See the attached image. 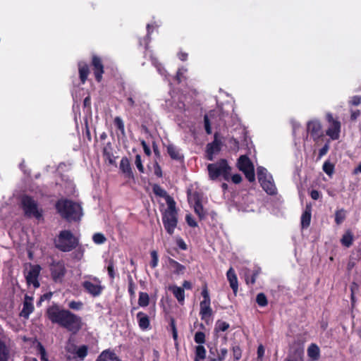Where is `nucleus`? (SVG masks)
Segmentation results:
<instances>
[{"instance_id":"nucleus-37","label":"nucleus","mask_w":361,"mask_h":361,"mask_svg":"<svg viewBox=\"0 0 361 361\" xmlns=\"http://www.w3.org/2000/svg\"><path fill=\"white\" fill-rule=\"evenodd\" d=\"M229 327V324L224 321H217L215 326V330L216 331H225Z\"/></svg>"},{"instance_id":"nucleus-15","label":"nucleus","mask_w":361,"mask_h":361,"mask_svg":"<svg viewBox=\"0 0 361 361\" xmlns=\"http://www.w3.org/2000/svg\"><path fill=\"white\" fill-rule=\"evenodd\" d=\"M92 66L94 67V73L95 75V78L98 82H100L102 78V74L104 73V67L102 63L101 59L94 56L92 57Z\"/></svg>"},{"instance_id":"nucleus-63","label":"nucleus","mask_w":361,"mask_h":361,"mask_svg":"<svg viewBox=\"0 0 361 361\" xmlns=\"http://www.w3.org/2000/svg\"><path fill=\"white\" fill-rule=\"evenodd\" d=\"M264 354V347L261 345L258 347V349H257V355H258V357L259 358H262L263 357Z\"/></svg>"},{"instance_id":"nucleus-10","label":"nucleus","mask_w":361,"mask_h":361,"mask_svg":"<svg viewBox=\"0 0 361 361\" xmlns=\"http://www.w3.org/2000/svg\"><path fill=\"white\" fill-rule=\"evenodd\" d=\"M41 271V267L37 264H30L26 267V271L25 273L27 283L29 286L32 285L35 288L39 286L38 281V276Z\"/></svg>"},{"instance_id":"nucleus-62","label":"nucleus","mask_w":361,"mask_h":361,"mask_svg":"<svg viewBox=\"0 0 361 361\" xmlns=\"http://www.w3.org/2000/svg\"><path fill=\"white\" fill-rule=\"evenodd\" d=\"M177 245H178V247L180 249H182L183 250L187 249V245H186V244L185 243V242L182 239H178L177 240Z\"/></svg>"},{"instance_id":"nucleus-17","label":"nucleus","mask_w":361,"mask_h":361,"mask_svg":"<svg viewBox=\"0 0 361 361\" xmlns=\"http://www.w3.org/2000/svg\"><path fill=\"white\" fill-rule=\"evenodd\" d=\"M220 151V142L217 140L215 137L214 140L207 145V159L209 160H213L214 155L218 153Z\"/></svg>"},{"instance_id":"nucleus-64","label":"nucleus","mask_w":361,"mask_h":361,"mask_svg":"<svg viewBox=\"0 0 361 361\" xmlns=\"http://www.w3.org/2000/svg\"><path fill=\"white\" fill-rule=\"evenodd\" d=\"M183 288H185L187 290H190L192 288V284L188 281H184L183 283Z\"/></svg>"},{"instance_id":"nucleus-52","label":"nucleus","mask_w":361,"mask_h":361,"mask_svg":"<svg viewBox=\"0 0 361 361\" xmlns=\"http://www.w3.org/2000/svg\"><path fill=\"white\" fill-rule=\"evenodd\" d=\"M361 103L360 96H354L349 100V104L353 106H357Z\"/></svg>"},{"instance_id":"nucleus-18","label":"nucleus","mask_w":361,"mask_h":361,"mask_svg":"<svg viewBox=\"0 0 361 361\" xmlns=\"http://www.w3.org/2000/svg\"><path fill=\"white\" fill-rule=\"evenodd\" d=\"M167 152L171 159L176 161H182L183 159V154L180 149L174 145L170 144L167 146Z\"/></svg>"},{"instance_id":"nucleus-32","label":"nucleus","mask_w":361,"mask_h":361,"mask_svg":"<svg viewBox=\"0 0 361 361\" xmlns=\"http://www.w3.org/2000/svg\"><path fill=\"white\" fill-rule=\"evenodd\" d=\"M153 191L154 192L155 195H158V196H160V197H164L166 200V202L167 203V197H171V196H169L167 192H166V190H164L162 188H161L159 185H155L154 187H153Z\"/></svg>"},{"instance_id":"nucleus-58","label":"nucleus","mask_w":361,"mask_h":361,"mask_svg":"<svg viewBox=\"0 0 361 361\" xmlns=\"http://www.w3.org/2000/svg\"><path fill=\"white\" fill-rule=\"evenodd\" d=\"M310 196L314 200H317L320 197V193L319 191L316 190H313L311 191L310 192Z\"/></svg>"},{"instance_id":"nucleus-7","label":"nucleus","mask_w":361,"mask_h":361,"mask_svg":"<svg viewBox=\"0 0 361 361\" xmlns=\"http://www.w3.org/2000/svg\"><path fill=\"white\" fill-rule=\"evenodd\" d=\"M257 178L264 190L269 195L276 193V188L274 183L272 176L267 170L262 166L257 168Z\"/></svg>"},{"instance_id":"nucleus-3","label":"nucleus","mask_w":361,"mask_h":361,"mask_svg":"<svg viewBox=\"0 0 361 361\" xmlns=\"http://www.w3.org/2000/svg\"><path fill=\"white\" fill-rule=\"evenodd\" d=\"M161 215L165 230L169 235H173L178 224V212L172 197H167V207L162 210Z\"/></svg>"},{"instance_id":"nucleus-29","label":"nucleus","mask_w":361,"mask_h":361,"mask_svg":"<svg viewBox=\"0 0 361 361\" xmlns=\"http://www.w3.org/2000/svg\"><path fill=\"white\" fill-rule=\"evenodd\" d=\"M9 350L6 344L0 339V361H8Z\"/></svg>"},{"instance_id":"nucleus-22","label":"nucleus","mask_w":361,"mask_h":361,"mask_svg":"<svg viewBox=\"0 0 361 361\" xmlns=\"http://www.w3.org/2000/svg\"><path fill=\"white\" fill-rule=\"evenodd\" d=\"M120 169L128 178H133V174L132 172L130 161L127 157H123L120 163Z\"/></svg>"},{"instance_id":"nucleus-28","label":"nucleus","mask_w":361,"mask_h":361,"mask_svg":"<svg viewBox=\"0 0 361 361\" xmlns=\"http://www.w3.org/2000/svg\"><path fill=\"white\" fill-rule=\"evenodd\" d=\"M311 220V210L310 208L307 207L301 216V224L303 228L309 226Z\"/></svg>"},{"instance_id":"nucleus-12","label":"nucleus","mask_w":361,"mask_h":361,"mask_svg":"<svg viewBox=\"0 0 361 361\" xmlns=\"http://www.w3.org/2000/svg\"><path fill=\"white\" fill-rule=\"evenodd\" d=\"M326 120L329 123V128L326 130V135L332 140H337L339 138L341 132V123L338 120L334 118L331 114H326Z\"/></svg>"},{"instance_id":"nucleus-11","label":"nucleus","mask_w":361,"mask_h":361,"mask_svg":"<svg viewBox=\"0 0 361 361\" xmlns=\"http://www.w3.org/2000/svg\"><path fill=\"white\" fill-rule=\"evenodd\" d=\"M183 97L180 94L171 96V99L166 100V107L177 114H183L186 111L185 104L183 101Z\"/></svg>"},{"instance_id":"nucleus-21","label":"nucleus","mask_w":361,"mask_h":361,"mask_svg":"<svg viewBox=\"0 0 361 361\" xmlns=\"http://www.w3.org/2000/svg\"><path fill=\"white\" fill-rule=\"evenodd\" d=\"M169 290L173 293L174 297L177 299L178 302H180V304H183L184 302L185 291L183 288L177 286L176 285H172L169 286Z\"/></svg>"},{"instance_id":"nucleus-56","label":"nucleus","mask_w":361,"mask_h":361,"mask_svg":"<svg viewBox=\"0 0 361 361\" xmlns=\"http://www.w3.org/2000/svg\"><path fill=\"white\" fill-rule=\"evenodd\" d=\"M202 295L203 297V300L202 301H207V300L211 301L207 288H203V290L202 291Z\"/></svg>"},{"instance_id":"nucleus-1","label":"nucleus","mask_w":361,"mask_h":361,"mask_svg":"<svg viewBox=\"0 0 361 361\" xmlns=\"http://www.w3.org/2000/svg\"><path fill=\"white\" fill-rule=\"evenodd\" d=\"M48 318L53 323L67 329L72 332H77L81 328V319L68 310H61L54 305L49 307L47 311Z\"/></svg>"},{"instance_id":"nucleus-25","label":"nucleus","mask_w":361,"mask_h":361,"mask_svg":"<svg viewBox=\"0 0 361 361\" xmlns=\"http://www.w3.org/2000/svg\"><path fill=\"white\" fill-rule=\"evenodd\" d=\"M110 360H116L119 361L116 355L110 350H105L102 352V353L99 355L96 361H110Z\"/></svg>"},{"instance_id":"nucleus-40","label":"nucleus","mask_w":361,"mask_h":361,"mask_svg":"<svg viewBox=\"0 0 361 361\" xmlns=\"http://www.w3.org/2000/svg\"><path fill=\"white\" fill-rule=\"evenodd\" d=\"M150 255L152 257V260H151L149 264L152 267V268H155L158 265V262H159V257H158L157 252L156 250H152L150 252Z\"/></svg>"},{"instance_id":"nucleus-33","label":"nucleus","mask_w":361,"mask_h":361,"mask_svg":"<svg viewBox=\"0 0 361 361\" xmlns=\"http://www.w3.org/2000/svg\"><path fill=\"white\" fill-rule=\"evenodd\" d=\"M195 212L199 216L200 219L204 218L206 215V212L204 210L202 205L199 200H197L194 205Z\"/></svg>"},{"instance_id":"nucleus-61","label":"nucleus","mask_w":361,"mask_h":361,"mask_svg":"<svg viewBox=\"0 0 361 361\" xmlns=\"http://www.w3.org/2000/svg\"><path fill=\"white\" fill-rule=\"evenodd\" d=\"M360 115V111L359 110L351 111L350 118L352 120H356Z\"/></svg>"},{"instance_id":"nucleus-26","label":"nucleus","mask_w":361,"mask_h":361,"mask_svg":"<svg viewBox=\"0 0 361 361\" xmlns=\"http://www.w3.org/2000/svg\"><path fill=\"white\" fill-rule=\"evenodd\" d=\"M307 355L312 360H317L320 357V350L319 347L312 343L307 348Z\"/></svg>"},{"instance_id":"nucleus-23","label":"nucleus","mask_w":361,"mask_h":361,"mask_svg":"<svg viewBox=\"0 0 361 361\" xmlns=\"http://www.w3.org/2000/svg\"><path fill=\"white\" fill-rule=\"evenodd\" d=\"M34 310L33 305L32 303V298L28 296H25V301L23 303V307L20 312V315L25 318H27L31 312Z\"/></svg>"},{"instance_id":"nucleus-59","label":"nucleus","mask_w":361,"mask_h":361,"mask_svg":"<svg viewBox=\"0 0 361 361\" xmlns=\"http://www.w3.org/2000/svg\"><path fill=\"white\" fill-rule=\"evenodd\" d=\"M152 63L157 67V71L161 75H164V73L161 71V65L157 63V59L154 57H152Z\"/></svg>"},{"instance_id":"nucleus-57","label":"nucleus","mask_w":361,"mask_h":361,"mask_svg":"<svg viewBox=\"0 0 361 361\" xmlns=\"http://www.w3.org/2000/svg\"><path fill=\"white\" fill-rule=\"evenodd\" d=\"M128 292L130 293V295H135V285L132 279H130L129 281Z\"/></svg>"},{"instance_id":"nucleus-45","label":"nucleus","mask_w":361,"mask_h":361,"mask_svg":"<svg viewBox=\"0 0 361 361\" xmlns=\"http://www.w3.org/2000/svg\"><path fill=\"white\" fill-rule=\"evenodd\" d=\"M234 361H238L240 359L242 350L238 345H235L232 348Z\"/></svg>"},{"instance_id":"nucleus-14","label":"nucleus","mask_w":361,"mask_h":361,"mask_svg":"<svg viewBox=\"0 0 361 361\" xmlns=\"http://www.w3.org/2000/svg\"><path fill=\"white\" fill-rule=\"evenodd\" d=\"M51 274L54 281H61L65 274V267L62 262L54 263L51 265Z\"/></svg>"},{"instance_id":"nucleus-53","label":"nucleus","mask_w":361,"mask_h":361,"mask_svg":"<svg viewBox=\"0 0 361 361\" xmlns=\"http://www.w3.org/2000/svg\"><path fill=\"white\" fill-rule=\"evenodd\" d=\"M204 127H205V130H206L207 133V134H211L212 133V128H211V126H210V123H209V116L208 115H205L204 116Z\"/></svg>"},{"instance_id":"nucleus-9","label":"nucleus","mask_w":361,"mask_h":361,"mask_svg":"<svg viewBox=\"0 0 361 361\" xmlns=\"http://www.w3.org/2000/svg\"><path fill=\"white\" fill-rule=\"evenodd\" d=\"M237 166L239 170L244 173L249 181L255 180L254 166L246 155H242L239 157Z\"/></svg>"},{"instance_id":"nucleus-46","label":"nucleus","mask_w":361,"mask_h":361,"mask_svg":"<svg viewBox=\"0 0 361 361\" xmlns=\"http://www.w3.org/2000/svg\"><path fill=\"white\" fill-rule=\"evenodd\" d=\"M259 269H257V270L255 271V272L252 274V275L250 277L248 276H245L246 283L247 284H249V283L254 284L255 283L256 278H257V275L259 274Z\"/></svg>"},{"instance_id":"nucleus-44","label":"nucleus","mask_w":361,"mask_h":361,"mask_svg":"<svg viewBox=\"0 0 361 361\" xmlns=\"http://www.w3.org/2000/svg\"><path fill=\"white\" fill-rule=\"evenodd\" d=\"M92 240L96 244H102L106 241L104 235L100 233L94 234Z\"/></svg>"},{"instance_id":"nucleus-54","label":"nucleus","mask_w":361,"mask_h":361,"mask_svg":"<svg viewBox=\"0 0 361 361\" xmlns=\"http://www.w3.org/2000/svg\"><path fill=\"white\" fill-rule=\"evenodd\" d=\"M185 220L188 224L191 227H196L197 226V222L194 220L190 214L186 215Z\"/></svg>"},{"instance_id":"nucleus-19","label":"nucleus","mask_w":361,"mask_h":361,"mask_svg":"<svg viewBox=\"0 0 361 361\" xmlns=\"http://www.w3.org/2000/svg\"><path fill=\"white\" fill-rule=\"evenodd\" d=\"M169 267L172 271V272L177 275L183 274L185 270V266L180 264L176 260L169 258Z\"/></svg>"},{"instance_id":"nucleus-30","label":"nucleus","mask_w":361,"mask_h":361,"mask_svg":"<svg viewBox=\"0 0 361 361\" xmlns=\"http://www.w3.org/2000/svg\"><path fill=\"white\" fill-rule=\"evenodd\" d=\"M341 244L347 247L351 246L353 242V235L350 231H347L341 240Z\"/></svg>"},{"instance_id":"nucleus-20","label":"nucleus","mask_w":361,"mask_h":361,"mask_svg":"<svg viewBox=\"0 0 361 361\" xmlns=\"http://www.w3.org/2000/svg\"><path fill=\"white\" fill-rule=\"evenodd\" d=\"M227 279L229 281L230 286L233 290V293L236 294L238 288V279L236 276V274L235 273V271L233 268H230L228 271H227Z\"/></svg>"},{"instance_id":"nucleus-4","label":"nucleus","mask_w":361,"mask_h":361,"mask_svg":"<svg viewBox=\"0 0 361 361\" xmlns=\"http://www.w3.org/2000/svg\"><path fill=\"white\" fill-rule=\"evenodd\" d=\"M209 177L211 180H215L222 176L225 180H229L231 177V168L226 159H221L217 162L207 165Z\"/></svg>"},{"instance_id":"nucleus-31","label":"nucleus","mask_w":361,"mask_h":361,"mask_svg":"<svg viewBox=\"0 0 361 361\" xmlns=\"http://www.w3.org/2000/svg\"><path fill=\"white\" fill-rule=\"evenodd\" d=\"M149 298L147 293L140 292L139 294L138 304L141 307H146L149 305Z\"/></svg>"},{"instance_id":"nucleus-35","label":"nucleus","mask_w":361,"mask_h":361,"mask_svg":"<svg viewBox=\"0 0 361 361\" xmlns=\"http://www.w3.org/2000/svg\"><path fill=\"white\" fill-rule=\"evenodd\" d=\"M206 357V350L203 345H199L196 347L195 357L203 360Z\"/></svg>"},{"instance_id":"nucleus-27","label":"nucleus","mask_w":361,"mask_h":361,"mask_svg":"<svg viewBox=\"0 0 361 361\" xmlns=\"http://www.w3.org/2000/svg\"><path fill=\"white\" fill-rule=\"evenodd\" d=\"M80 78L82 83H85L89 74V68L85 63L80 62L78 63Z\"/></svg>"},{"instance_id":"nucleus-50","label":"nucleus","mask_w":361,"mask_h":361,"mask_svg":"<svg viewBox=\"0 0 361 361\" xmlns=\"http://www.w3.org/2000/svg\"><path fill=\"white\" fill-rule=\"evenodd\" d=\"M107 271L109 276L111 279H114L115 277V271H114V264L113 261L110 260L107 267Z\"/></svg>"},{"instance_id":"nucleus-16","label":"nucleus","mask_w":361,"mask_h":361,"mask_svg":"<svg viewBox=\"0 0 361 361\" xmlns=\"http://www.w3.org/2000/svg\"><path fill=\"white\" fill-rule=\"evenodd\" d=\"M211 301H201L200 306V314L201 316V319L207 321L212 314V310L210 307Z\"/></svg>"},{"instance_id":"nucleus-49","label":"nucleus","mask_w":361,"mask_h":361,"mask_svg":"<svg viewBox=\"0 0 361 361\" xmlns=\"http://www.w3.org/2000/svg\"><path fill=\"white\" fill-rule=\"evenodd\" d=\"M135 164L137 169L139 170V171L141 172V173H143L144 172V167H143V165L142 164V160H141V156L140 155L137 154L135 156Z\"/></svg>"},{"instance_id":"nucleus-8","label":"nucleus","mask_w":361,"mask_h":361,"mask_svg":"<svg viewBox=\"0 0 361 361\" xmlns=\"http://www.w3.org/2000/svg\"><path fill=\"white\" fill-rule=\"evenodd\" d=\"M82 285L86 292L93 297L99 296L104 290L101 281L92 276H86Z\"/></svg>"},{"instance_id":"nucleus-48","label":"nucleus","mask_w":361,"mask_h":361,"mask_svg":"<svg viewBox=\"0 0 361 361\" xmlns=\"http://www.w3.org/2000/svg\"><path fill=\"white\" fill-rule=\"evenodd\" d=\"M187 73V69L185 68H179L177 75H176V80L178 82H181L183 79L185 78L184 75Z\"/></svg>"},{"instance_id":"nucleus-41","label":"nucleus","mask_w":361,"mask_h":361,"mask_svg":"<svg viewBox=\"0 0 361 361\" xmlns=\"http://www.w3.org/2000/svg\"><path fill=\"white\" fill-rule=\"evenodd\" d=\"M345 217V212L343 209L337 211L335 215V221L337 224H340L343 222Z\"/></svg>"},{"instance_id":"nucleus-51","label":"nucleus","mask_w":361,"mask_h":361,"mask_svg":"<svg viewBox=\"0 0 361 361\" xmlns=\"http://www.w3.org/2000/svg\"><path fill=\"white\" fill-rule=\"evenodd\" d=\"M68 307L73 310H78L82 307V303L81 302L71 301L69 302Z\"/></svg>"},{"instance_id":"nucleus-13","label":"nucleus","mask_w":361,"mask_h":361,"mask_svg":"<svg viewBox=\"0 0 361 361\" xmlns=\"http://www.w3.org/2000/svg\"><path fill=\"white\" fill-rule=\"evenodd\" d=\"M307 133L314 140H318L323 136L321 123L318 120H312L307 123Z\"/></svg>"},{"instance_id":"nucleus-5","label":"nucleus","mask_w":361,"mask_h":361,"mask_svg":"<svg viewBox=\"0 0 361 361\" xmlns=\"http://www.w3.org/2000/svg\"><path fill=\"white\" fill-rule=\"evenodd\" d=\"M21 205L25 216L40 219L42 217V209L39 207L37 202L30 196L25 195L21 199Z\"/></svg>"},{"instance_id":"nucleus-39","label":"nucleus","mask_w":361,"mask_h":361,"mask_svg":"<svg viewBox=\"0 0 361 361\" xmlns=\"http://www.w3.org/2000/svg\"><path fill=\"white\" fill-rule=\"evenodd\" d=\"M256 301L260 307H264L267 305V297L264 293L257 294Z\"/></svg>"},{"instance_id":"nucleus-55","label":"nucleus","mask_w":361,"mask_h":361,"mask_svg":"<svg viewBox=\"0 0 361 361\" xmlns=\"http://www.w3.org/2000/svg\"><path fill=\"white\" fill-rule=\"evenodd\" d=\"M230 179L234 183H240L242 180L241 176L240 174H234L233 176L231 175Z\"/></svg>"},{"instance_id":"nucleus-38","label":"nucleus","mask_w":361,"mask_h":361,"mask_svg":"<svg viewBox=\"0 0 361 361\" xmlns=\"http://www.w3.org/2000/svg\"><path fill=\"white\" fill-rule=\"evenodd\" d=\"M227 353L228 350L226 348H220L217 358L211 359V361H223L226 358Z\"/></svg>"},{"instance_id":"nucleus-6","label":"nucleus","mask_w":361,"mask_h":361,"mask_svg":"<svg viewBox=\"0 0 361 361\" xmlns=\"http://www.w3.org/2000/svg\"><path fill=\"white\" fill-rule=\"evenodd\" d=\"M78 245L77 238L69 231H63L59 235L56 240V246L63 252H68L75 248Z\"/></svg>"},{"instance_id":"nucleus-47","label":"nucleus","mask_w":361,"mask_h":361,"mask_svg":"<svg viewBox=\"0 0 361 361\" xmlns=\"http://www.w3.org/2000/svg\"><path fill=\"white\" fill-rule=\"evenodd\" d=\"M195 341L197 343L202 344L204 343L205 341V335L202 331H197L196 332L195 335Z\"/></svg>"},{"instance_id":"nucleus-24","label":"nucleus","mask_w":361,"mask_h":361,"mask_svg":"<svg viewBox=\"0 0 361 361\" xmlns=\"http://www.w3.org/2000/svg\"><path fill=\"white\" fill-rule=\"evenodd\" d=\"M137 319L139 327L142 330H146L149 326V319L148 316L142 312H139L137 314Z\"/></svg>"},{"instance_id":"nucleus-43","label":"nucleus","mask_w":361,"mask_h":361,"mask_svg":"<svg viewBox=\"0 0 361 361\" xmlns=\"http://www.w3.org/2000/svg\"><path fill=\"white\" fill-rule=\"evenodd\" d=\"M287 361H304L303 360V352L300 350L295 353L294 356L289 357Z\"/></svg>"},{"instance_id":"nucleus-34","label":"nucleus","mask_w":361,"mask_h":361,"mask_svg":"<svg viewBox=\"0 0 361 361\" xmlns=\"http://www.w3.org/2000/svg\"><path fill=\"white\" fill-rule=\"evenodd\" d=\"M76 356L82 360L87 355V347L86 345H81L75 350Z\"/></svg>"},{"instance_id":"nucleus-42","label":"nucleus","mask_w":361,"mask_h":361,"mask_svg":"<svg viewBox=\"0 0 361 361\" xmlns=\"http://www.w3.org/2000/svg\"><path fill=\"white\" fill-rule=\"evenodd\" d=\"M114 124L122 134L125 133V126L123 120L117 116L114 118Z\"/></svg>"},{"instance_id":"nucleus-2","label":"nucleus","mask_w":361,"mask_h":361,"mask_svg":"<svg viewBox=\"0 0 361 361\" xmlns=\"http://www.w3.org/2000/svg\"><path fill=\"white\" fill-rule=\"evenodd\" d=\"M56 208L61 217L68 221H79L83 215L79 203L66 199L59 200L56 204Z\"/></svg>"},{"instance_id":"nucleus-60","label":"nucleus","mask_w":361,"mask_h":361,"mask_svg":"<svg viewBox=\"0 0 361 361\" xmlns=\"http://www.w3.org/2000/svg\"><path fill=\"white\" fill-rule=\"evenodd\" d=\"M328 150H329V146L327 145H324L319 150V157H322L324 155H325L327 153Z\"/></svg>"},{"instance_id":"nucleus-36","label":"nucleus","mask_w":361,"mask_h":361,"mask_svg":"<svg viewBox=\"0 0 361 361\" xmlns=\"http://www.w3.org/2000/svg\"><path fill=\"white\" fill-rule=\"evenodd\" d=\"M323 170L327 175L331 176L334 171V166L331 162L326 161L323 165Z\"/></svg>"}]
</instances>
